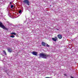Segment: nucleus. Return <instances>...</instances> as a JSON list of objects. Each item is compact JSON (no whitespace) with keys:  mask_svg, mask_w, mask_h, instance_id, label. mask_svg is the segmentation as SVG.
<instances>
[{"mask_svg":"<svg viewBox=\"0 0 78 78\" xmlns=\"http://www.w3.org/2000/svg\"><path fill=\"white\" fill-rule=\"evenodd\" d=\"M40 57L44 59H46L47 57H50V55H47L44 53H41L39 54Z\"/></svg>","mask_w":78,"mask_h":78,"instance_id":"obj_1","label":"nucleus"},{"mask_svg":"<svg viewBox=\"0 0 78 78\" xmlns=\"http://www.w3.org/2000/svg\"><path fill=\"white\" fill-rule=\"evenodd\" d=\"M0 27L2 28H3L4 30H7V31L8 30V29L5 27V26H4L3 24L1 22H0Z\"/></svg>","mask_w":78,"mask_h":78,"instance_id":"obj_2","label":"nucleus"},{"mask_svg":"<svg viewBox=\"0 0 78 78\" xmlns=\"http://www.w3.org/2000/svg\"><path fill=\"white\" fill-rule=\"evenodd\" d=\"M24 4H27V5H30V1L28 0H24L23 1Z\"/></svg>","mask_w":78,"mask_h":78,"instance_id":"obj_3","label":"nucleus"},{"mask_svg":"<svg viewBox=\"0 0 78 78\" xmlns=\"http://www.w3.org/2000/svg\"><path fill=\"white\" fill-rule=\"evenodd\" d=\"M7 50L8 51V52H9V53H12V49L9 47H8L7 48Z\"/></svg>","mask_w":78,"mask_h":78,"instance_id":"obj_4","label":"nucleus"},{"mask_svg":"<svg viewBox=\"0 0 78 78\" xmlns=\"http://www.w3.org/2000/svg\"><path fill=\"white\" fill-rule=\"evenodd\" d=\"M58 40V37H55V38H52V40L53 41H55V42H56V41Z\"/></svg>","mask_w":78,"mask_h":78,"instance_id":"obj_5","label":"nucleus"},{"mask_svg":"<svg viewBox=\"0 0 78 78\" xmlns=\"http://www.w3.org/2000/svg\"><path fill=\"white\" fill-rule=\"evenodd\" d=\"M32 54H33L34 55H35V56H37V52L36 51H33L31 52Z\"/></svg>","mask_w":78,"mask_h":78,"instance_id":"obj_6","label":"nucleus"},{"mask_svg":"<svg viewBox=\"0 0 78 78\" xmlns=\"http://www.w3.org/2000/svg\"><path fill=\"white\" fill-rule=\"evenodd\" d=\"M58 38L59 39H62V35L61 34H59L58 35Z\"/></svg>","mask_w":78,"mask_h":78,"instance_id":"obj_7","label":"nucleus"},{"mask_svg":"<svg viewBox=\"0 0 78 78\" xmlns=\"http://www.w3.org/2000/svg\"><path fill=\"white\" fill-rule=\"evenodd\" d=\"M41 44L43 46H45V43L44 42H42Z\"/></svg>","mask_w":78,"mask_h":78,"instance_id":"obj_8","label":"nucleus"},{"mask_svg":"<svg viewBox=\"0 0 78 78\" xmlns=\"http://www.w3.org/2000/svg\"><path fill=\"white\" fill-rule=\"evenodd\" d=\"M10 34H12V35L14 34V35H16V33H15L12 32V33H11Z\"/></svg>","mask_w":78,"mask_h":78,"instance_id":"obj_9","label":"nucleus"},{"mask_svg":"<svg viewBox=\"0 0 78 78\" xmlns=\"http://www.w3.org/2000/svg\"><path fill=\"white\" fill-rule=\"evenodd\" d=\"M10 37H12V38H14V37H15V36L12 35L10 36Z\"/></svg>","mask_w":78,"mask_h":78,"instance_id":"obj_10","label":"nucleus"},{"mask_svg":"<svg viewBox=\"0 0 78 78\" xmlns=\"http://www.w3.org/2000/svg\"><path fill=\"white\" fill-rule=\"evenodd\" d=\"M3 53H4V54L6 55V51H5V50L3 51Z\"/></svg>","mask_w":78,"mask_h":78,"instance_id":"obj_11","label":"nucleus"},{"mask_svg":"<svg viewBox=\"0 0 78 78\" xmlns=\"http://www.w3.org/2000/svg\"><path fill=\"white\" fill-rule=\"evenodd\" d=\"M8 25H9V26H10L11 25H12V24L10 23H8Z\"/></svg>","mask_w":78,"mask_h":78,"instance_id":"obj_12","label":"nucleus"},{"mask_svg":"<svg viewBox=\"0 0 78 78\" xmlns=\"http://www.w3.org/2000/svg\"><path fill=\"white\" fill-rule=\"evenodd\" d=\"M13 7H14V5H11L10 8H12Z\"/></svg>","mask_w":78,"mask_h":78,"instance_id":"obj_13","label":"nucleus"},{"mask_svg":"<svg viewBox=\"0 0 78 78\" xmlns=\"http://www.w3.org/2000/svg\"><path fill=\"white\" fill-rule=\"evenodd\" d=\"M46 46L48 47H50V45H49L48 44H46Z\"/></svg>","mask_w":78,"mask_h":78,"instance_id":"obj_14","label":"nucleus"},{"mask_svg":"<svg viewBox=\"0 0 78 78\" xmlns=\"http://www.w3.org/2000/svg\"><path fill=\"white\" fill-rule=\"evenodd\" d=\"M21 12H22V10H20L19 11V13H20Z\"/></svg>","mask_w":78,"mask_h":78,"instance_id":"obj_15","label":"nucleus"},{"mask_svg":"<svg viewBox=\"0 0 78 78\" xmlns=\"http://www.w3.org/2000/svg\"><path fill=\"white\" fill-rule=\"evenodd\" d=\"M45 78H50V77H45Z\"/></svg>","mask_w":78,"mask_h":78,"instance_id":"obj_16","label":"nucleus"},{"mask_svg":"<svg viewBox=\"0 0 78 78\" xmlns=\"http://www.w3.org/2000/svg\"><path fill=\"white\" fill-rule=\"evenodd\" d=\"M7 23H9V21H7Z\"/></svg>","mask_w":78,"mask_h":78,"instance_id":"obj_17","label":"nucleus"},{"mask_svg":"<svg viewBox=\"0 0 78 78\" xmlns=\"http://www.w3.org/2000/svg\"><path fill=\"white\" fill-rule=\"evenodd\" d=\"M11 3H12L11 2H10V4H11Z\"/></svg>","mask_w":78,"mask_h":78,"instance_id":"obj_18","label":"nucleus"},{"mask_svg":"<svg viewBox=\"0 0 78 78\" xmlns=\"http://www.w3.org/2000/svg\"><path fill=\"white\" fill-rule=\"evenodd\" d=\"M71 78H74L73 77H71Z\"/></svg>","mask_w":78,"mask_h":78,"instance_id":"obj_19","label":"nucleus"},{"mask_svg":"<svg viewBox=\"0 0 78 78\" xmlns=\"http://www.w3.org/2000/svg\"><path fill=\"white\" fill-rule=\"evenodd\" d=\"M65 75H66V74H65Z\"/></svg>","mask_w":78,"mask_h":78,"instance_id":"obj_20","label":"nucleus"},{"mask_svg":"<svg viewBox=\"0 0 78 78\" xmlns=\"http://www.w3.org/2000/svg\"><path fill=\"white\" fill-rule=\"evenodd\" d=\"M0 59H1V58H0Z\"/></svg>","mask_w":78,"mask_h":78,"instance_id":"obj_21","label":"nucleus"}]
</instances>
